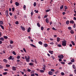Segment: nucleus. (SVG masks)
<instances>
[{
    "label": "nucleus",
    "instance_id": "c9c22d12",
    "mask_svg": "<svg viewBox=\"0 0 76 76\" xmlns=\"http://www.w3.org/2000/svg\"><path fill=\"white\" fill-rule=\"evenodd\" d=\"M50 11V9L46 10L45 11L46 12H48Z\"/></svg>",
    "mask_w": 76,
    "mask_h": 76
},
{
    "label": "nucleus",
    "instance_id": "a878e982",
    "mask_svg": "<svg viewBox=\"0 0 76 76\" xmlns=\"http://www.w3.org/2000/svg\"><path fill=\"white\" fill-rule=\"evenodd\" d=\"M40 72H41V73H44V71L43 70H40Z\"/></svg>",
    "mask_w": 76,
    "mask_h": 76
},
{
    "label": "nucleus",
    "instance_id": "09e8293b",
    "mask_svg": "<svg viewBox=\"0 0 76 76\" xmlns=\"http://www.w3.org/2000/svg\"><path fill=\"white\" fill-rule=\"evenodd\" d=\"M51 71H52V72H54L55 71V70L54 69H51Z\"/></svg>",
    "mask_w": 76,
    "mask_h": 76
},
{
    "label": "nucleus",
    "instance_id": "49530a36",
    "mask_svg": "<svg viewBox=\"0 0 76 76\" xmlns=\"http://www.w3.org/2000/svg\"><path fill=\"white\" fill-rule=\"evenodd\" d=\"M15 23L16 24V25H18L19 24V22L18 21H17L15 22Z\"/></svg>",
    "mask_w": 76,
    "mask_h": 76
},
{
    "label": "nucleus",
    "instance_id": "c03bdc74",
    "mask_svg": "<svg viewBox=\"0 0 76 76\" xmlns=\"http://www.w3.org/2000/svg\"><path fill=\"white\" fill-rule=\"evenodd\" d=\"M17 58H18V59H19V58H20V56H17Z\"/></svg>",
    "mask_w": 76,
    "mask_h": 76
},
{
    "label": "nucleus",
    "instance_id": "6e6d98bb",
    "mask_svg": "<svg viewBox=\"0 0 76 76\" xmlns=\"http://www.w3.org/2000/svg\"><path fill=\"white\" fill-rule=\"evenodd\" d=\"M9 14L10 15V16H12V13L10 12Z\"/></svg>",
    "mask_w": 76,
    "mask_h": 76
},
{
    "label": "nucleus",
    "instance_id": "9d476101",
    "mask_svg": "<svg viewBox=\"0 0 76 76\" xmlns=\"http://www.w3.org/2000/svg\"><path fill=\"white\" fill-rule=\"evenodd\" d=\"M53 52H54L53 51L49 50V52L51 54H53Z\"/></svg>",
    "mask_w": 76,
    "mask_h": 76
},
{
    "label": "nucleus",
    "instance_id": "8fccbe9b",
    "mask_svg": "<svg viewBox=\"0 0 76 76\" xmlns=\"http://www.w3.org/2000/svg\"><path fill=\"white\" fill-rule=\"evenodd\" d=\"M50 44L51 45H53V44H54V43L53 42H50Z\"/></svg>",
    "mask_w": 76,
    "mask_h": 76
},
{
    "label": "nucleus",
    "instance_id": "79ce46f5",
    "mask_svg": "<svg viewBox=\"0 0 76 76\" xmlns=\"http://www.w3.org/2000/svg\"><path fill=\"white\" fill-rule=\"evenodd\" d=\"M34 11L36 13H38V10L37 11L36 10H34Z\"/></svg>",
    "mask_w": 76,
    "mask_h": 76
},
{
    "label": "nucleus",
    "instance_id": "c756f323",
    "mask_svg": "<svg viewBox=\"0 0 76 76\" xmlns=\"http://www.w3.org/2000/svg\"><path fill=\"white\" fill-rule=\"evenodd\" d=\"M6 67H9L10 66V65L9 64H6Z\"/></svg>",
    "mask_w": 76,
    "mask_h": 76
},
{
    "label": "nucleus",
    "instance_id": "20e7f679",
    "mask_svg": "<svg viewBox=\"0 0 76 76\" xmlns=\"http://www.w3.org/2000/svg\"><path fill=\"white\" fill-rule=\"evenodd\" d=\"M9 60H14V57L12 56H10V57H8Z\"/></svg>",
    "mask_w": 76,
    "mask_h": 76
},
{
    "label": "nucleus",
    "instance_id": "a211bd4d",
    "mask_svg": "<svg viewBox=\"0 0 76 76\" xmlns=\"http://www.w3.org/2000/svg\"><path fill=\"white\" fill-rule=\"evenodd\" d=\"M71 43L73 45H75V44L74 43V42H73V41H71Z\"/></svg>",
    "mask_w": 76,
    "mask_h": 76
},
{
    "label": "nucleus",
    "instance_id": "37998d69",
    "mask_svg": "<svg viewBox=\"0 0 76 76\" xmlns=\"http://www.w3.org/2000/svg\"><path fill=\"white\" fill-rule=\"evenodd\" d=\"M3 75H7V72H3Z\"/></svg>",
    "mask_w": 76,
    "mask_h": 76
},
{
    "label": "nucleus",
    "instance_id": "9b49d317",
    "mask_svg": "<svg viewBox=\"0 0 76 76\" xmlns=\"http://www.w3.org/2000/svg\"><path fill=\"white\" fill-rule=\"evenodd\" d=\"M70 32L71 34H74V31H73V30H71Z\"/></svg>",
    "mask_w": 76,
    "mask_h": 76
},
{
    "label": "nucleus",
    "instance_id": "6e6552de",
    "mask_svg": "<svg viewBox=\"0 0 76 76\" xmlns=\"http://www.w3.org/2000/svg\"><path fill=\"white\" fill-rule=\"evenodd\" d=\"M20 28H21L22 30H23V31H25V28L22 26H21Z\"/></svg>",
    "mask_w": 76,
    "mask_h": 76
},
{
    "label": "nucleus",
    "instance_id": "e433bc0d",
    "mask_svg": "<svg viewBox=\"0 0 76 76\" xmlns=\"http://www.w3.org/2000/svg\"><path fill=\"white\" fill-rule=\"evenodd\" d=\"M68 29H69V30H71V29H72V27H68Z\"/></svg>",
    "mask_w": 76,
    "mask_h": 76
},
{
    "label": "nucleus",
    "instance_id": "338daca9",
    "mask_svg": "<svg viewBox=\"0 0 76 76\" xmlns=\"http://www.w3.org/2000/svg\"><path fill=\"white\" fill-rule=\"evenodd\" d=\"M74 72L75 74H76V69H75V70H74Z\"/></svg>",
    "mask_w": 76,
    "mask_h": 76
},
{
    "label": "nucleus",
    "instance_id": "4c0bfd02",
    "mask_svg": "<svg viewBox=\"0 0 76 76\" xmlns=\"http://www.w3.org/2000/svg\"><path fill=\"white\" fill-rule=\"evenodd\" d=\"M12 54H14V55H16V53H15V51H13L12 52Z\"/></svg>",
    "mask_w": 76,
    "mask_h": 76
},
{
    "label": "nucleus",
    "instance_id": "774afa93",
    "mask_svg": "<svg viewBox=\"0 0 76 76\" xmlns=\"http://www.w3.org/2000/svg\"><path fill=\"white\" fill-rule=\"evenodd\" d=\"M31 16H32L33 15V14H34V13L33 12H31Z\"/></svg>",
    "mask_w": 76,
    "mask_h": 76
},
{
    "label": "nucleus",
    "instance_id": "e2e57ef3",
    "mask_svg": "<svg viewBox=\"0 0 76 76\" xmlns=\"http://www.w3.org/2000/svg\"><path fill=\"white\" fill-rule=\"evenodd\" d=\"M72 64V62H70L68 63V64Z\"/></svg>",
    "mask_w": 76,
    "mask_h": 76
},
{
    "label": "nucleus",
    "instance_id": "f257e3e1",
    "mask_svg": "<svg viewBox=\"0 0 76 76\" xmlns=\"http://www.w3.org/2000/svg\"><path fill=\"white\" fill-rule=\"evenodd\" d=\"M62 46H63L64 47H65V46H66V44H67L66 43L67 42L66 40L64 39V41H62Z\"/></svg>",
    "mask_w": 76,
    "mask_h": 76
},
{
    "label": "nucleus",
    "instance_id": "ddd939ff",
    "mask_svg": "<svg viewBox=\"0 0 76 76\" xmlns=\"http://www.w3.org/2000/svg\"><path fill=\"white\" fill-rule=\"evenodd\" d=\"M0 41H3L4 40V38L3 37H2L0 38Z\"/></svg>",
    "mask_w": 76,
    "mask_h": 76
},
{
    "label": "nucleus",
    "instance_id": "473e14b6",
    "mask_svg": "<svg viewBox=\"0 0 76 76\" xmlns=\"http://www.w3.org/2000/svg\"><path fill=\"white\" fill-rule=\"evenodd\" d=\"M0 23L1 25H3V21H0Z\"/></svg>",
    "mask_w": 76,
    "mask_h": 76
},
{
    "label": "nucleus",
    "instance_id": "a18cd8bd",
    "mask_svg": "<svg viewBox=\"0 0 76 76\" xmlns=\"http://www.w3.org/2000/svg\"><path fill=\"white\" fill-rule=\"evenodd\" d=\"M73 28H76V24H75V23H74Z\"/></svg>",
    "mask_w": 76,
    "mask_h": 76
},
{
    "label": "nucleus",
    "instance_id": "aec40b11",
    "mask_svg": "<svg viewBox=\"0 0 76 76\" xmlns=\"http://www.w3.org/2000/svg\"><path fill=\"white\" fill-rule=\"evenodd\" d=\"M44 46L45 47H48V44H44Z\"/></svg>",
    "mask_w": 76,
    "mask_h": 76
},
{
    "label": "nucleus",
    "instance_id": "052dcab7",
    "mask_svg": "<svg viewBox=\"0 0 76 76\" xmlns=\"http://www.w3.org/2000/svg\"><path fill=\"white\" fill-rule=\"evenodd\" d=\"M51 57H52V58H53V60H54V56H51Z\"/></svg>",
    "mask_w": 76,
    "mask_h": 76
},
{
    "label": "nucleus",
    "instance_id": "de8ad7c7",
    "mask_svg": "<svg viewBox=\"0 0 76 76\" xmlns=\"http://www.w3.org/2000/svg\"><path fill=\"white\" fill-rule=\"evenodd\" d=\"M61 63L62 64H65V62H61Z\"/></svg>",
    "mask_w": 76,
    "mask_h": 76
},
{
    "label": "nucleus",
    "instance_id": "f704fd0d",
    "mask_svg": "<svg viewBox=\"0 0 76 76\" xmlns=\"http://www.w3.org/2000/svg\"><path fill=\"white\" fill-rule=\"evenodd\" d=\"M29 65L30 66H33V65H34V64L31 62V63H30Z\"/></svg>",
    "mask_w": 76,
    "mask_h": 76
},
{
    "label": "nucleus",
    "instance_id": "0eeeda50",
    "mask_svg": "<svg viewBox=\"0 0 76 76\" xmlns=\"http://www.w3.org/2000/svg\"><path fill=\"white\" fill-rule=\"evenodd\" d=\"M15 5L17 6H19V3L18 2H16L15 3Z\"/></svg>",
    "mask_w": 76,
    "mask_h": 76
},
{
    "label": "nucleus",
    "instance_id": "680f3d73",
    "mask_svg": "<svg viewBox=\"0 0 76 76\" xmlns=\"http://www.w3.org/2000/svg\"><path fill=\"white\" fill-rule=\"evenodd\" d=\"M3 68V66L1 65H0V69H2Z\"/></svg>",
    "mask_w": 76,
    "mask_h": 76
},
{
    "label": "nucleus",
    "instance_id": "69168bd1",
    "mask_svg": "<svg viewBox=\"0 0 76 76\" xmlns=\"http://www.w3.org/2000/svg\"><path fill=\"white\" fill-rule=\"evenodd\" d=\"M50 41H54V39H53L50 38Z\"/></svg>",
    "mask_w": 76,
    "mask_h": 76
},
{
    "label": "nucleus",
    "instance_id": "a19ab883",
    "mask_svg": "<svg viewBox=\"0 0 76 76\" xmlns=\"http://www.w3.org/2000/svg\"><path fill=\"white\" fill-rule=\"evenodd\" d=\"M58 47H61L62 46L60 44H58Z\"/></svg>",
    "mask_w": 76,
    "mask_h": 76
},
{
    "label": "nucleus",
    "instance_id": "4468645a",
    "mask_svg": "<svg viewBox=\"0 0 76 76\" xmlns=\"http://www.w3.org/2000/svg\"><path fill=\"white\" fill-rule=\"evenodd\" d=\"M45 21L46 23H49V21H48V18H46Z\"/></svg>",
    "mask_w": 76,
    "mask_h": 76
},
{
    "label": "nucleus",
    "instance_id": "393cba45",
    "mask_svg": "<svg viewBox=\"0 0 76 76\" xmlns=\"http://www.w3.org/2000/svg\"><path fill=\"white\" fill-rule=\"evenodd\" d=\"M37 26H38V27H40V26H41V25H40V24H39V23H37Z\"/></svg>",
    "mask_w": 76,
    "mask_h": 76
},
{
    "label": "nucleus",
    "instance_id": "4d7b16f0",
    "mask_svg": "<svg viewBox=\"0 0 76 76\" xmlns=\"http://www.w3.org/2000/svg\"><path fill=\"white\" fill-rule=\"evenodd\" d=\"M42 69H43V70H45V67H43L42 68Z\"/></svg>",
    "mask_w": 76,
    "mask_h": 76
},
{
    "label": "nucleus",
    "instance_id": "6ab92c4d",
    "mask_svg": "<svg viewBox=\"0 0 76 76\" xmlns=\"http://www.w3.org/2000/svg\"><path fill=\"white\" fill-rule=\"evenodd\" d=\"M72 67L74 69H76V66H75V65L74 64L72 65Z\"/></svg>",
    "mask_w": 76,
    "mask_h": 76
},
{
    "label": "nucleus",
    "instance_id": "13d9d810",
    "mask_svg": "<svg viewBox=\"0 0 76 76\" xmlns=\"http://www.w3.org/2000/svg\"><path fill=\"white\" fill-rule=\"evenodd\" d=\"M14 18L15 19V20L17 19V17H16V16H14Z\"/></svg>",
    "mask_w": 76,
    "mask_h": 76
},
{
    "label": "nucleus",
    "instance_id": "1a4fd4ad",
    "mask_svg": "<svg viewBox=\"0 0 76 76\" xmlns=\"http://www.w3.org/2000/svg\"><path fill=\"white\" fill-rule=\"evenodd\" d=\"M12 70L14 71H16V67L15 66H13L12 68Z\"/></svg>",
    "mask_w": 76,
    "mask_h": 76
},
{
    "label": "nucleus",
    "instance_id": "cd10ccee",
    "mask_svg": "<svg viewBox=\"0 0 76 76\" xmlns=\"http://www.w3.org/2000/svg\"><path fill=\"white\" fill-rule=\"evenodd\" d=\"M36 5H37V3L36 2H34V7H35V6H36Z\"/></svg>",
    "mask_w": 76,
    "mask_h": 76
},
{
    "label": "nucleus",
    "instance_id": "864d4df0",
    "mask_svg": "<svg viewBox=\"0 0 76 76\" xmlns=\"http://www.w3.org/2000/svg\"><path fill=\"white\" fill-rule=\"evenodd\" d=\"M28 72H31V69H28Z\"/></svg>",
    "mask_w": 76,
    "mask_h": 76
},
{
    "label": "nucleus",
    "instance_id": "f8f14e48",
    "mask_svg": "<svg viewBox=\"0 0 76 76\" xmlns=\"http://www.w3.org/2000/svg\"><path fill=\"white\" fill-rule=\"evenodd\" d=\"M31 27H29L28 29L27 30L28 32H29L31 31Z\"/></svg>",
    "mask_w": 76,
    "mask_h": 76
},
{
    "label": "nucleus",
    "instance_id": "5701e85b",
    "mask_svg": "<svg viewBox=\"0 0 76 76\" xmlns=\"http://www.w3.org/2000/svg\"><path fill=\"white\" fill-rule=\"evenodd\" d=\"M39 44L40 45H42V42L41 41H39L38 42Z\"/></svg>",
    "mask_w": 76,
    "mask_h": 76
},
{
    "label": "nucleus",
    "instance_id": "ea45409f",
    "mask_svg": "<svg viewBox=\"0 0 76 76\" xmlns=\"http://www.w3.org/2000/svg\"><path fill=\"white\" fill-rule=\"evenodd\" d=\"M44 27H42V26L41 27V30L42 31H43V30H44Z\"/></svg>",
    "mask_w": 76,
    "mask_h": 76
},
{
    "label": "nucleus",
    "instance_id": "f3484780",
    "mask_svg": "<svg viewBox=\"0 0 76 76\" xmlns=\"http://www.w3.org/2000/svg\"><path fill=\"white\" fill-rule=\"evenodd\" d=\"M30 45L31 46H32V47H34V48H36V46L34 45L33 44H30Z\"/></svg>",
    "mask_w": 76,
    "mask_h": 76
},
{
    "label": "nucleus",
    "instance_id": "7ed1b4c3",
    "mask_svg": "<svg viewBox=\"0 0 76 76\" xmlns=\"http://www.w3.org/2000/svg\"><path fill=\"white\" fill-rule=\"evenodd\" d=\"M58 57L59 58L63 59V57H64V56L63 55H61L58 56Z\"/></svg>",
    "mask_w": 76,
    "mask_h": 76
},
{
    "label": "nucleus",
    "instance_id": "5fc2aeb1",
    "mask_svg": "<svg viewBox=\"0 0 76 76\" xmlns=\"http://www.w3.org/2000/svg\"><path fill=\"white\" fill-rule=\"evenodd\" d=\"M4 70L5 72H7V71H8V70L7 69H4Z\"/></svg>",
    "mask_w": 76,
    "mask_h": 76
},
{
    "label": "nucleus",
    "instance_id": "c85d7f7f",
    "mask_svg": "<svg viewBox=\"0 0 76 76\" xmlns=\"http://www.w3.org/2000/svg\"><path fill=\"white\" fill-rule=\"evenodd\" d=\"M60 9L61 10L62 9H63V5H61V6L60 7Z\"/></svg>",
    "mask_w": 76,
    "mask_h": 76
},
{
    "label": "nucleus",
    "instance_id": "bb28decb",
    "mask_svg": "<svg viewBox=\"0 0 76 76\" xmlns=\"http://www.w3.org/2000/svg\"><path fill=\"white\" fill-rule=\"evenodd\" d=\"M0 26L1 28H2V29H4V26H3L1 25H0Z\"/></svg>",
    "mask_w": 76,
    "mask_h": 76
},
{
    "label": "nucleus",
    "instance_id": "dca6fc26",
    "mask_svg": "<svg viewBox=\"0 0 76 76\" xmlns=\"http://www.w3.org/2000/svg\"><path fill=\"white\" fill-rule=\"evenodd\" d=\"M70 23L73 24V23H74V21L73 20H71L70 21Z\"/></svg>",
    "mask_w": 76,
    "mask_h": 76
},
{
    "label": "nucleus",
    "instance_id": "58836bf2",
    "mask_svg": "<svg viewBox=\"0 0 76 76\" xmlns=\"http://www.w3.org/2000/svg\"><path fill=\"white\" fill-rule=\"evenodd\" d=\"M12 12H14V11H15V8L13 7L12 8Z\"/></svg>",
    "mask_w": 76,
    "mask_h": 76
},
{
    "label": "nucleus",
    "instance_id": "2eb2a0df",
    "mask_svg": "<svg viewBox=\"0 0 76 76\" xmlns=\"http://www.w3.org/2000/svg\"><path fill=\"white\" fill-rule=\"evenodd\" d=\"M3 61L5 62L6 63H7V61L6 59H4L3 60Z\"/></svg>",
    "mask_w": 76,
    "mask_h": 76
},
{
    "label": "nucleus",
    "instance_id": "7c9ffc66",
    "mask_svg": "<svg viewBox=\"0 0 76 76\" xmlns=\"http://www.w3.org/2000/svg\"><path fill=\"white\" fill-rule=\"evenodd\" d=\"M23 9H24V10H26V5H24V6Z\"/></svg>",
    "mask_w": 76,
    "mask_h": 76
},
{
    "label": "nucleus",
    "instance_id": "2f4dec72",
    "mask_svg": "<svg viewBox=\"0 0 76 76\" xmlns=\"http://www.w3.org/2000/svg\"><path fill=\"white\" fill-rule=\"evenodd\" d=\"M71 62H72V63H73V62H75V59H72V60H71Z\"/></svg>",
    "mask_w": 76,
    "mask_h": 76
},
{
    "label": "nucleus",
    "instance_id": "3c124183",
    "mask_svg": "<svg viewBox=\"0 0 76 76\" xmlns=\"http://www.w3.org/2000/svg\"><path fill=\"white\" fill-rule=\"evenodd\" d=\"M65 9H67V7L66 6H64Z\"/></svg>",
    "mask_w": 76,
    "mask_h": 76
},
{
    "label": "nucleus",
    "instance_id": "0e129e2a",
    "mask_svg": "<svg viewBox=\"0 0 76 76\" xmlns=\"http://www.w3.org/2000/svg\"><path fill=\"white\" fill-rule=\"evenodd\" d=\"M62 14L63 15H65V14H66V12H63L62 13Z\"/></svg>",
    "mask_w": 76,
    "mask_h": 76
},
{
    "label": "nucleus",
    "instance_id": "423d86ee",
    "mask_svg": "<svg viewBox=\"0 0 76 76\" xmlns=\"http://www.w3.org/2000/svg\"><path fill=\"white\" fill-rule=\"evenodd\" d=\"M48 74L49 75H53V72L51 71H49L48 72Z\"/></svg>",
    "mask_w": 76,
    "mask_h": 76
},
{
    "label": "nucleus",
    "instance_id": "72a5a7b5",
    "mask_svg": "<svg viewBox=\"0 0 76 76\" xmlns=\"http://www.w3.org/2000/svg\"><path fill=\"white\" fill-rule=\"evenodd\" d=\"M64 72H61V75H62V76H64Z\"/></svg>",
    "mask_w": 76,
    "mask_h": 76
},
{
    "label": "nucleus",
    "instance_id": "4be33fe9",
    "mask_svg": "<svg viewBox=\"0 0 76 76\" xmlns=\"http://www.w3.org/2000/svg\"><path fill=\"white\" fill-rule=\"evenodd\" d=\"M66 25H69V20H67L66 22Z\"/></svg>",
    "mask_w": 76,
    "mask_h": 76
},
{
    "label": "nucleus",
    "instance_id": "bf43d9fd",
    "mask_svg": "<svg viewBox=\"0 0 76 76\" xmlns=\"http://www.w3.org/2000/svg\"><path fill=\"white\" fill-rule=\"evenodd\" d=\"M31 76H35V74H32L31 75Z\"/></svg>",
    "mask_w": 76,
    "mask_h": 76
},
{
    "label": "nucleus",
    "instance_id": "412c9836",
    "mask_svg": "<svg viewBox=\"0 0 76 76\" xmlns=\"http://www.w3.org/2000/svg\"><path fill=\"white\" fill-rule=\"evenodd\" d=\"M4 38L5 39H8V37H7V36H5L4 37Z\"/></svg>",
    "mask_w": 76,
    "mask_h": 76
},
{
    "label": "nucleus",
    "instance_id": "39448f33",
    "mask_svg": "<svg viewBox=\"0 0 76 76\" xmlns=\"http://www.w3.org/2000/svg\"><path fill=\"white\" fill-rule=\"evenodd\" d=\"M5 13H6V15L7 17H8V16H9V14H8L9 12H8V11L7 10L5 12Z\"/></svg>",
    "mask_w": 76,
    "mask_h": 76
},
{
    "label": "nucleus",
    "instance_id": "b1692460",
    "mask_svg": "<svg viewBox=\"0 0 76 76\" xmlns=\"http://www.w3.org/2000/svg\"><path fill=\"white\" fill-rule=\"evenodd\" d=\"M60 39L59 37H58L57 38V42H58L59 41H60Z\"/></svg>",
    "mask_w": 76,
    "mask_h": 76
},
{
    "label": "nucleus",
    "instance_id": "f03ea898",
    "mask_svg": "<svg viewBox=\"0 0 76 76\" xmlns=\"http://www.w3.org/2000/svg\"><path fill=\"white\" fill-rule=\"evenodd\" d=\"M28 57L27 58V56H25V58L27 62H29V60H30V58L29 56H28Z\"/></svg>",
    "mask_w": 76,
    "mask_h": 76
},
{
    "label": "nucleus",
    "instance_id": "603ef678",
    "mask_svg": "<svg viewBox=\"0 0 76 76\" xmlns=\"http://www.w3.org/2000/svg\"><path fill=\"white\" fill-rule=\"evenodd\" d=\"M13 42L12 41H10V44H13Z\"/></svg>",
    "mask_w": 76,
    "mask_h": 76
}]
</instances>
